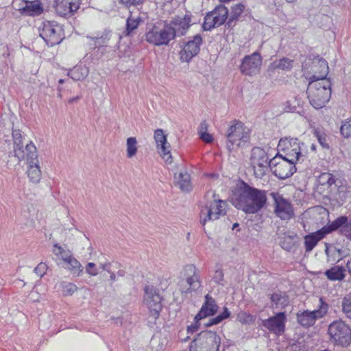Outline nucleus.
I'll return each mask as SVG.
<instances>
[{"label": "nucleus", "instance_id": "1", "mask_svg": "<svg viewBox=\"0 0 351 351\" xmlns=\"http://www.w3.org/2000/svg\"><path fill=\"white\" fill-rule=\"evenodd\" d=\"M267 202L266 191L253 187L243 181L231 199L232 204L245 214L258 213Z\"/></svg>", "mask_w": 351, "mask_h": 351}, {"label": "nucleus", "instance_id": "2", "mask_svg": "<svg viewBox=\"0 0 351 351\" xmlns=\"http://www.w3.org/2000/svg\"><path fill=\"white\" fill-rule=\"evenodd\" d=\"M219 310L215 300L209 294L204 296V302L200 308L199 312L194 317V323L188 326V331L192 332L197 331L201 327L208 328L214 325H217L223 320L230 317V312L227 307H223V311L215 317L209 319L207 322H203L207 317L214 316Z\"/></svg>", "mask_w": 351, "mask_h": 351}, {"label": "nucleus", "instance_id": "3", "mask_svg": "<svg viewBox=\"0 0 351 351\" xmlns=\"http://www.w3.org/2000/svg\"><path fill=\"white\" fill-rule=\"evenodd\" d=\"M226 147L230 153L236 152L239 148L245 147L250 140L249 130L237 120L230 122L226 131Z\"/></svg>", "mask_w": 351, "mask_h": 351}, {"label": "nucleus", "instance_id": "4", "mask_svg": "<svg viewBox=\"0 0 351 351\" xmlns=\"http://www.w3.org/2000/svg\"><path fill=\"white\" fill-rule=\"evenodd\" d=\"M160 23H154L143 37L149 44L154 46H167L171 40H175V32L167 24V21H164L162 28L160 27Z\"/></svg>", "mask_w": 351, "mask_h": 351}, {"label": "nucleus", "instance_id": "5", "mask_svg": "<svg viewBox=\"0 0 351 351\" xmlns=\"http://www.w3.org/2000/svg\"><path fill=\"white\" fill-rule=\"evenodd\" d=\"M205 198H213V200L207 201L205 206L200 212L199 222L202 226L209 221H214L219 219L220 216L225 215V207L226 202L215 198V193L213 191H208Z\"/></svg>", "mask_w": 351, "mask_h": 351}, {"label": "nucleus", "instance_id": "6", "mask_svg": "<svg viewBox=\"0 0 351 351\" xmlns=\"http://www.w3.org/2000/svg\"><path fill=\"white\" fill-rule=\"evenodd\" d=\"M221 344L220 336L212 330L200 332L193 340L190 351H219Z\"/></svg>", "mask_w": 351, "mask_h": 351}, {"label": "nucleus", "instance_id": "7", "mask_svg": "<svg viewBox=\"0 0 351 351\" xmlns=\"http://www.w3.org/2000/svg\"><path fill=\"white\" fill-rule=\"evenodd\" d=\"M40 36L49 46L60 44L64 38V31L61 25L55 21H45L39 27Z\"/></svg>", "mask_w": 351, "mask_h": 351}, {"label": "nucleus", "instance_id": "8", "mask_svg": "<svg viewBox=\"0 0 351 351\" xmlns=\"http://www.w3.org/2000/svg\"><path fill=\"white\" fill-rule=\"evenodd\" d=\"M229 10L223 4L217 5L212 11L207 12L202 25L203 31H211L213 29L226 24L228 20Z\"/></svg>", "mask_w": 351, "mask_h": 351}, {"label": "nucleus", "instance_id": "9", "mask_svg": "<svg viewBox=\"0 0 351 351\" xmlns=\"http://www.w3.org/2000/svg\"><path fill=\"white\" fill-rule=\"evenodd\" d=\"M328 334L337 345L347 347L351 342V329L344 322L337 320L332 322L328 329Z\"/></svg>", "mask_w": 351, "mask_h": 351}, {"label": "nucleus", "instance_id": "10", "mask_svg": "<svg viewBox=\"0 0 351 351\" xmlns=\"http://www.w3.org/2000/svg\"><path fill=\"white\" fill-rule=\"evenodd\" d=\"M202 45L203 38L200 34L189 37L186 41L184 40L180 45L181 50L179 52L181 62H191L193 58L199 53Z\"/></svg>", "mask_w": 351, "mask_h": 351}, {"label": "nucleus", "instance_id": "11", "mask_svg": "<svg viewBox=\"0 0 351 351\" xmlns=\"http://www.w3.org/2000/svg\"><path fill=\"white\" fill-rule=\"evenodd\" d=\"M144 303L149 310V313L156 319L162 310V300L160 290L153 285H146L144 288Z\"/></svg>", "mask_w": 351, "mask_h": 351}, {"label": "nucleus", "instance_id": "12", "mask_svg": "<svg viewBox=\"0 0 351 351\" xmlns=\"http://www.w3.org/2000/svg\"><path fill=\"white\" fill-rule=\"evenodd\" d=\"M302 70L304 73H313L319 75V78L327 77L329 68L327 61L319 55L309 54L302 62Z\"/></svg>", "mask_w": 351, "mask_h": 351}, {"label": "nucleus", "instance_id": "13", "mask_svg": "<svg viewBox=\"0 0 351 351\" xmlns=\"http://www.w3.org/2000/svg\"><path fill=\"white\" fill-rule=\"evenodd\" d=\"M269 167L272 173L279 179L285 180L291 177L295 171V165L277 154L269 160Z\"/></svg>", "mask_w": 351, "mask_h": 351}, {"label": "nucleus", "instance_id": "14", "mask_svg": "<svg viewBox=\"0 0 351 351\" xmlns=\"http://www.w3.org/2000/svg\"><path fill=\"white\" fill-rule=\"evenodd\" d=\"M250 162L255 176L262 178L269 166V158L265 151L259 147H254L251 152Z\"/></svg>", "mask_w": 351, "mask_h": 351}, {"label": "nucleus", "instance_id": "15", "mask_svg": "<svg viewBox=\"0 0 351 351\" xmlns=\"http://www.w3.org/2000/svg\"><path fill=\"white\" fill-rule=\"evenodd\" d=\"M25 150L27 152L25 159L29 165L27 176L31 182L38 183L41 178V171L37 160L36 147L33 143L30 142L25 145Z\"/></svg>", "mask_w": 351, "mask_h": 351}, {"label": "nucleus", "instance_id": "16", "mask_svg": "<svg viewBox=\"0 0 351 351\" xmlns=\"http://www.w3.org/2000/svg\"><path fill=\"white\" fill-rule=\"evenodd\" d=\"M193 18L191 12L186 11L184 15H176L167 21L169 27L175 32V39L187 34L190 27L195 23L192 21Z\"/></svg>", "mask_w": 351, "mask_h": 351}, {"label": "nucleus", "instance_id": "17", "mask_svg": "<svg viewBox=\"0 0 351 351\" xmlns=\"http://www.w3.org/2000/svg\"><path fill=\"white\" fill-rule=\"evenodd\" d=\"M263 58L261 53L256 51L250 55H246L241 60L239 70L243 75L253 76L259 73Z\"/></svg>", "mask_w": 351, "mask_h": 351}, {"label": "nucleus", "instance_id": "18", "mask_svg": "<svg viewBox=\"0 0 351 351\" xmlns=\"http://www.w3.org/2000/svg\"><path fill=\"white\" fill-rule=\"evenodd\" d=\"M319 309L310 311L305 310L297 313V321L303 327L308 328L313 326L318 318L322 317L328 311V304L324 303L322 298L319 299Z\"/></svg>", "mask_w": 351, "mask_h": 351}, {"label": "nucleus", "instance_id": "19", "mask_svg": "<svg viewBox=\"0 0 351 351\" xmlns=\"http://www.w3.org/2000/svg\"><path fill=\"white\" fill-rule=\"evenodd\" d=\"M278 145L280 147L285 146L282 149L285 152V155L282 158L290 162H293V165L299 162L303 157L301 153L300 142L298 138L281 139Z\"/></svg>", "mask_w": 351, "mask_h": 351}, {"label": "nucleus", "instance_id": "20", "mask_svg": "<svg viewBox=\"0 0 351 351\" xmlns=\"http://www.w3.org/2000/svg\"><path fill=\"white\" fill-rule=\"evenodd\" d=\"M287 315L285 312H279L268 319L262 320V326L276 335H282L285 330Z\"/></svg>", "mask_w": 351, "mask_h": 351}, {"label": "nucleus", "instance_id": "21", "mask_svg": "<svg viewBox=\"0 0 351 351\" xmlns=\"http://www.w3.org/2000/svg\"><path fill=\"white\" fill-rule=\"evenodd\" d=\"M327 225L330 233L339 231L341 235L346 237L351 241V218L341 215L336 218L332 222L328 223Z\"/></svg>", "mask_w": 351, "mask_h": 351}, {"label": "nucleus", "instance_id": "22", "mask_svg": "<svg viewBox=\"0 0 351 351\" xmlns=\"http://www.w3.org/2000/svg\"><path fill=\"white\" fill-rule=\"evenodd\" d=\"M309 104L315 109L320 110L325 106L331 97V88H324L308 91Z\"/></svg>", "mask_w": 351, "mask_h": 351}, {"label": "nucleus", "instance_id": "23", "mask_svg": "<svg viewBox=\"0 0 351 351\" xmlns=\"http://www.w3.org/2000/svg\"><path fill=\"white\" fill-rule=\"evenodd\" d=\"M154 137L156 143V147L160 156L166 162L171 163V146L167 141V136L164 134V131L162 129L156 130Z\"/></svg>", "mask_w": 351, "mask_h": 351}, {"label": "nucleus", "instance_id": "24", "mask_svg": "<svg viewBox=\"0 0 351 351\" xmlns=\"http://www.w3.org/2000/svg\"><path fill=\"white\" fill-rule=\"evenodd\" d=\"M324 252L327 256L328 263H339L350 254L348 249L340 247L337 243H325Z\"/></svg>", "mask_w": 351, "mask_h": 351}, {"label": "nucleus", "instance_id": "25", "mask_svg": "<svg viewBox=\"0 0 351 351\" xmlns=\"http://www.w3.org/2000/svg\"><path fill=\"white\" fill-rule=\"evenodd\" d=\"M275 203V213L283 220H288L293 215L291 204L282 197L272 193Z\"/></svg>", "mask_w": 351, "mask_h": 351}, {"label": "nucleus", "instance_id": "26", "mask_svg": "<svg viewBox=\"0 0 351 351\" xmlns=\"http://www.w3.org/2000/svg\"><path fill=\"white\" fill-rule=\"evenodd\" d=\"M21 14L24 16H36L40 15L44 10L41 2L38 0H22L19 8H14Z\"/></svg>", "mask_w": 351, "mask_h": 351}, {"label": "nucleus", "instance_id": "27", "mask_svg": "<svg viewBox=\"0 0 351 351\" xmlns=\"http://www.w3.org/2000/svg\"><path fill=\"white\" fill-rule=\"evenodd\" d=\"M78 0H55L54 8L56 13L62 16H71L80 8Z\"/></svg>", "mask_w": 351, "mask_h": 351}, {"label": "nucleus", "instance_id": "28", "mask_svg": "<svg viewBox=\"0 0 351 351\" xmlns=\"http://www.w3.org/2000/svg\"><path fill=\"white\" fill-rule=\"evenodd\" d=\"M330 233L328 225L315 232L310 233L304 237V247L306 252H310L317 245L318 242Z\"/></svg>", "mask_w": 351, "mask_h": 351}, {"label": "nucleus", "instance_id": "29", "mask_svg": "<svg viewBox=\"0 0 351 351\" xmlns=\"http://www.w3.org/2000/svg\"><path fill=\"white\" fill-rule=\"evenodd\" d=\"M184 275L186 276V282L189 287L186 290L182 291V292L188 293L197 290L201 286V282L196 267L193 265H188L184 267Z\"/></svg>", "mask_w": 351, "mask_h": 351}, {"label": "nucleus", "instance_id": "30", "mask_svg": "<svg viewBox=\"0 0 351 351\" xmlns=\"http://www.w3.org/2000/svg\"><path fill=\"white\" fill-rule=\"evenodd\" d=\"M112 35L111 30L106 29L101 34H97L96 36H87V38L93 42L89 43L90 49L92 50L104 49V47H109Z\"/></svg>", "mask_w": 351, "mask_h": 351}, {"label": "nucleus", "instance_id": "31", "mask_svg": "<svg viewBox=\"0 0 351 351\" xmlns=\"http://www.w3.org/2000/svg\"><path fill=\"white\" fill-rule=\"evenodd\" d=\"M308 80V91L324 88H331L332 83L330 79L326 77L319 78V75H313Z\"/></svg>", "mask_w": 351, "mask_h": 351}, {"label": "nucleus", "instance_id": "32", "mask_svg": "<svg viewBox=\"0 0 351 351\" xmlns=\"http://www.w3.org/2000/svg\"><path fill=\"white\" fill-rule=\"evenodd\" d=\"M245 5L242 3L235 4L231 8L230 16L226 24V27L232 29L236 25V22L239 21L240 16L245 10Z\"/></svg>", "mask_w": 351, "mask_h": 351}, {"label": "nucleus", "instance_id": "33", "mask_svg": "<svg viewBox=\"0 0 351 351\" xmlns=\"http://www.w3.org/2000/svg\"><path fill=\"white\" fill-rule=\"evenodd\" d=\"M13 141V152H10L8 156H14L17 158L18 161L25 160L27 156L25 147L23 146V138L12 139Z\"/></svg>", "mask_w": 351, "mask_h": 351}, {"label": "nucleus", "instance_id": "34", "mask_svg": "<svg viewBox=\"0 0 351 351\" xmlns=\"http://www.w3.org/2000/svg\"><path fill=\"white\" fill-rule=\"evenodd\" d=\"M175 179L182 191L189 192L191 190V176L186 171H181L178 176H175Z\"/></svg>", "mask_w": 351, "mask_h": 351}, {"label": "nucleus", "instance_id": "35", "mask_svg": "<svg viewBox=\"0 0 351 351\" xmlns=\"http://www.w3.org/2000/svg\"><path fill=\"white\" fill-rule=\"evenodd\" d=\"M88 69L85 66L77 65L69 70L67 75L74 81H80L85 79L88 75Z\"/></svg>", "mask_w": 351, "mask_h": 351}, {"label": "nucleus", "instance_id": "36", "mask_svg": "<svg viewBox=\"0 0 351 351\" xmlns=\"http://www.w3.org/2000/svg\"><path fill=\"white\" fill-rule=\"evenodd\" d=\"M270 299L273 302L274 308H284L289 304V296L281 292L274 293L271 295Z\"/></svg>", "mask_w": 351, "mask_h": 351}, {"label": "nucleus", "instance_id": "37", "mask_svg": "<svg viewBox=\"0 0 351 351\" xmlns=\"http://www.w3.org/2000/svg\"><path fill=\"white\" fill-rule=\"evenodd\" d=\"M346 270V268H344L342 266H335L329 269H327L324 274L327 278L330 280H342L346 277L345 272Z\"/></svg>", "mask_w": 351, "mask_h": 351}, {"label": "nucleus", "instance_id": "38", "mask_svg": "<svg viewBox=\"0 0 351 351\" xmlns=\"http://www.w3.org/2000/svg\"><path fill=\"white\" fill-rule=\"evenodd\" d=\"M293 60H290L288 58H282L280 59L279 60H275L274 62L271 63L269 69H282L285 71H289L293 67Z\"/></svg>", "mask_w": 351, "mask_h": 351}, {"label": "nucleus", "instance_id": "39", "mask_svg": "<svg viewBox=\"0 0 351 351\" xmlns=\"http://www.w3.org/2000/svg\"><path fill=\"white\" fill-rule=\"evenodd\" d=\"M313 135L317 138L321 147L324 149H330V147L328 141V136L319 128H315L313 130Z\"/></svg>", "mask_w": 351, "mask_h": 351}, {"label": "nucleus", "instance_id": "40", "mask_svg": "<svg viewBox=\"0 0 351 351\" xmlns=\"http://www.w3.org/2000/svg\"><path fill=\"white\" fill-rule=\"evenodd\" d=\"M142 19L140 17L137 19H133L131 17H128L126 20V24L125 30L123 34L125 36H129L132 34V33L138 28L140 23H141Z\"/></svg>", "mask_w": 351, "mask_h": 351}, {"label": "nucleus", "instance_id": "41", "mask_svg": "<svg viewBox=\"0 0 351 351\" xmlns=\"http://www.w3.org/2000/svg\"><path fill=\"white\" fill-rule=\"evenodd\" d=\"M297 236L296 234L293 235H289L284 237L280 241V246L282 249L290 252L291 251L295 246V241H293L294 238Z\"/></svg>", "mask_w": 351, "mask_h": 351}, {"label": "nucleus", "instance_id": "42", "mask_svg": "<svg viewBox=\"0 0 351 351\" xmlns=\"http://www.w3.org/2000/svg\"><path fill=\"white\" fill-rule=\"evenodd\" d=\"M137 141L134 137H129L127 139V156L129 158L134 157L137 152Z\"/></svg>", "mask_w": 351, "mask_h": 351}, {"label": "nucleus", "instance_id": "43", "mask_svg": "<svg viewBox=\"0 0 351 351\" xmlns=\"http://www.w3.org/2000/svg\"><path fill=\"white\" fill-rule=\"evenodd\" d=\"M68 264L67 267L69 269L73 274L79 276L80 272L82 271V265L75 258L71 256L66 262Z\"/></svg>", "mask_w": 351, "mask_h": 351}, {"label": "nucleus", "instance_id": "44", "mask_svg": "<svg viewBox=\"0 0 351 351\" xmlns=\"http://www.w3.org/2000/svg\"><path fill=\"white\" fill-rule=\"evenodd\" d=\"M287 107L289 110H296L297 108H304V101L300 96H295L293 99L288 101Z\"/></svg>", "mask_w": 351, "mask_h": 351}, {"label": "nucleus", "instance_id": "45", "mask_svg": "<svg viewBox=\"0 0 351 351\" xmlns=\"http://www.w3.org/2000/svg\"><path fill=\"white\" fill-rule=\"evenodd\" d=\"M342 310L347 317L351 319V293L344 297L342 302Z\"/></svg>", "mask_w": 351, "mask_h": 351}, {"label": "nucleus", "instance_id": "46", "mask_svg": "<svg viewBox=\"0 0 351 351\" xmlns=\"http://www.w3.org/2000/svg\"><path fill=\"white\" fill-rule=\"evenodd\" d=\"M340 132L346 138L351 137V118L343 122L340 128Z\"/></svg>", "mask_w": 351, "mask_h": 351}, {"label": "nucleus", "instance_id": "47", "mask_svg": "<svg viewBox=\"0 0 351 351\" xmlns=\"http://www.w3.org/2000/svg\"><path fill=\"white\" fill-rule=\"evenodd\" d=\"M319 182L322 185L331 186L335 183V178L332 173H322L319 176Z\"/></svg>", "mask_w": 351, "mask_h": 351}, {"label": "nucleus", "instance_id": "48", "mask_svg": "<svg viewBox=\"0 0 351 351\" xmlns=\"http://www.w3.org/2000/svg\"><path fill=\"white\" fill-rule=\"evenodd\" d=\"M53 252L56 255L60 256L64 262H67L68 259L71 258V255L66 252L61 246L58 245L57 244L54 245Z\"/></svg>", "mask_w": 351, "mask_h": 351}, {"label": "nucleus", "instance_id": "49", "mask_svg": "<svg viewBox=\"0 0 351 351\" xmlns=\"http://www.w3.org/2000/svg\"><path fill=\"white\" fill-rule=\"evenodd\" d=\"M47 269V265L46 263L41 262L34 268V271L41 278L46 273Z\"/></svg>", "mask_w": 351, "mask_h": 351}, {"label": "nucleus", "instance_id": "50", "mask_svg": "<svg viewBox=\"0 0 351 351\" xmlns=\"http://www.w3.org/2000/svg\"><path fill=\"white\" fill-rule=\"evenodd\" d=\"M144 1H145V0H119V2L121 4H123L128 8L141 5Z\"/></svg>", "mask_w": 351, "mask_h": 351}, {"label": "nucleus", "instance_id": "51", "mask_svg": "<svg viewBox=\"0 0 351 351\" xmlns=\"http://www.w3.org/2000/svg\"><path fill=\"white\" fill-rule=\"evenodd\" d=\"M213 279L215 283L223 285V282L224 280L223 271L221 269L216 270Z\"/></svg>", "mask_w": 351, "mask_h": 351}, {"label": "nucleus", "instance_id": "52", "mask_svg": "<svg viewBox=\"0 0 351 351\" xmlns=\"http://www.w3.org/2000/svg\"><path fill=\"white\" fill-rule=\"evenodd\" d=\"M86 272L91 276H96L98 274L95 264L93 263H88L86 267Z\"/></svg>", "mask_w": 351, "mask_h": 351}, {"label": "nucleus", "instance_id": "53", "mask_svg": "<svg viewBox=\"0 0 351 351\" xmlns=\"http://www.w3.org/2000/svg\"><path fill=\"white\" fill-rule=\"evenodd\" d=\"M64 291L69 295L77 291V286L73 283H67L64 287Z\"/></svg>", "mask_w": 351, "mask_h": 351}, {"label": "nucleus", "instance_id": "54", "mask_svg": "<svg viewBox=\"0 0 351 351\" xmlns=\"http://www.w3.org/2000/svg\"><path fill=\"white\" fill-rule=\"evenodd\" d=\"M199 134L200 138L206 143H210L213 141V136L208 132H203Z\"/></svg>", "mask_w": 351, "mask_h": 351}, {"label": "nucleus", "instance_id": "55", "mask_svg": "<svg viewBox=\"0 0 351 351\" xmlns=\"http://www.w3.org/2000/svg\"><path fill=\"white\" fill-rule=\"evenodd\" d=\"M82 99V95H77L75 97H73L68 100V104L69 105V108H75L74 104H77V102Z\"/></svg>", "mask_w": 351, "mask_h": 351}, {"label": "nucleus", "instance_id": "56", "mask_svg": "<svg viewBox=\"0 0 351 351\" xmlns=\"http://www.w3.org/2000/svg\"><path fill=\"white\" fill-rule=\"evenodd\" d=\"M208 127V124L206 123V121H203L202 122H201L198 129V134L207 132Z\"/></svg>", "mask_w": 351, "mask_h": 351}, {"label": "nucleus", "instance_id": "57", "mask_svg": "<svg viewBox=\"0 0 351 351\" xmlns=\"http://www.w3.org/2000/svg\"><path fill=\"white\" fill-rule=\"evenodd\" d=\"M12 135V139L23 138L21 131L20 130L13 129Z\"/></svg>", "mask_w": 351, "mask_h": 351}, {"label": "nucleus", "instance_id": "58", "mask_svg": "<svg viewBox=\"0 0 351 351\" xmlns=\"http://www.w3.org/2000/svg\"><path fill=\"white\" fill-rule=\"evenodd\" d=\"M110 263L101 264V267L102 269L106 270L108 272H110Z\"/></svg>", "mask_w": 351, "mask_h": 351}, {"label": "nucleus", "instance_id": "59", "mask_svg": "<svg viewBox=\"0 0 351 351\" xmlns=\"http://www.w3.org/2000/svg\"><path fill=\"white\" fill-rule=\"evenodd\" d=\"M108 47H104V49H97V51H96V53H99V57H101L106 51H107V48Z\"/></svg>", "mask_w": 351, "mask_h": 351}, {"label": "nucleus", "instance_id": "60", "mask_svg": "<svg viewBox=\"0 0 351 351\" xmlns=\"http://www.w3.org/2000/svg\"><path fill=\"white\" fill-rule=\"evenodd\" d=\"M346 268L348 272L351 276V258L350 260H348V262L346 263Z\"/></svg>", "mask_w": 351, "mask_h": 351}, {"label": "nucleus", "instance_id": "61", "mask_svg": "<svg viewBox=\"0 0 351 351\" xmlns=\"http://www.w3.org/2000/svg\"><path fill=\"white\" fill-rule=\"evenodd\" d=\"M345 158H351V153L350 152H341Z\"/></svg>", "mask_w": 351, "mask_h": 351}, {"label": "nucleus", "instance_id": "62", "mask_svg": "<svg viewBox=\"0 0 351 351\" xmlns=\"http://www.w3.org/2000/svg\"><path fill=\"white\" fill-rule=\"evenodd\" d=\"M10 145H11L10 141V140H8V141L5 140V143H4V147H3V149H4L5 150H6V147H8V149H10Z\"/></svg>", "mask_w": 351, "mask_h": 351}, {"label": "nucleus", "instance_id": "63", "mask_svg": "<svg viewBox=\"0 0 351 351\" xmlns=\"http://www.w3.org/2000/svg\"><path fill=\"white\" fill-rule=\"evenodd\" d=\"M109 273L110 274V280H112V281H115L116 280V275H115V274H114L111 271Z\"/></svg>", "mask_w": 351, "mask_h": 351}, {"label": "nucleus", "instance_id": "64", "mask_svg": "<svg viewBox=\"0 0 351 351\" xmlns=\"http://www.w3.org/2000/svg\"><path fill=\"white\" fill-rule=\"evenodd\" d=\"M66 81H67V80H65V79H60V80H58V85L60 86V85H62V84H64Z\"/></svg>", "mask_w": 351, "mask_h": 351}]
</instances>
